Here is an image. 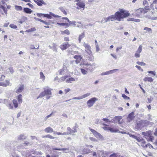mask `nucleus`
I'll return each instance as SVG.
<instances>
[{
  "label": "nucleus",
  "instance_id": "nucleus-26",
  "mask_svg": "<svg viewBox=\"0 0 157 157\" xmlns=\"http://www.w3.org/2000/svg\"><path fill=\"white\" fill-rule=\"evenodd\" d=\"M27 18L25 16H22L21 19L19 20L18 21V22L20 23V24H22L25 21L27 20Z\"/></svg>",
  "mask_w": 157,
  "mask_h": 157
},
{
  "label": "nucleus",
  "instance_id": "nucleus-18",
  "mask_svg": "<svg viewBox=\"0 0 157 157\" xmlns=\"http://www.w3.org/2000/svg\"><path fill=\"white\" fill-rule=\"evenodd\" d=\"M34 151L27 150L26 151L25 155L26 157H35L32 155L33 154H34Z\"/></svg>",
  "mask_w": 157,
  "mask_h": 157
},
{
  "label": "nucleus",
  "instance_id": "nucleus-14",
  "mask_svg": "<svg viewBox=\"0 0 157 157\" xmlns=\"http://www.w3.org/2000/svg\"><path fill=\"white\" fill-rule=\"evenodd\" d=\"M70 46L71 45L68 44V42L63 43L60 46V48L61 50H63L70 47Z\"/></svg>",
  "mask_w": 157,
  "mask_h": 157
},
{
  "label": "nucleus",
  "instance_id": "nucleus-4",
  "mask_svg": "<svg viewBox=\"0 0 157 157\" xmlns=\"http://www.w3.org/2000/svg\"><path fill=\"white\" fill-rule=\"evenodd\" d=\"M142 134L148 141H152L154 140V137L152 136V132L151 131H148L146 132H142Z\"/></svg>",
  "mask_w": 157,
  "mask_h": 157
},
{
  "label": "nucleus",
  "instance_id": "nucleus-59",
  "mask_svg": "<svg viewBox=\"0 0 157 157\" xmlns=\"http://www.w3.org/2000/svg\"><path fill=\"white\" fill-rule=\"evenodd\" d=\"M39 48V45H38V47L36 48L33 45H31L30 47V48L31 49H38Z\"/></svg>",
  "mask_w": 157,
  "mask_h": 157
},
{
  "label": "nucleus",
  "instance_id": "nucleus-6",
  "mask_svg": "<svg viewBox=\"0 0 157 157\" xmlns=\"http://www.w3.org/2000/svg\"><path fill=\"white\" fill-rule=\"evenodd\" d=\"M98 100V99L95 97L89 99L87 102V104L89 108L92 106L96 101Z\"/></svg>",
  "mask_w": 157,
  "mask_h": 157
},
{
  "label": "nucleus",
  "instance_id": "nucleus-43",
  "mask_svg": "<svg viewBox=\"0 0 157 157\" xmlns=\"http://www.w3.org/2000/svg\"><path fill=\"white\" fill-rule=\"evenodd\" d=\"M53 149L54 150H57L59 151H67L69 150L68 148H53Z\"/></svg>",
  "mask_w": 157,
  "mask_h": 157
},
{
  "label": "nucleus",
  "instance_id": "nucleus-53",
  "mask_svg": "<svg viewBox=\"0 0 157 157\" xmlns=\"http://www.w3.org/2000/svg\"><path fill=\"white\" fill-rule=\"evenodd\" d=\"M144 30H146L147 32H151V33H152V29L150 28L145 27L144 28Z\"/></svg>",
  "mask_w": 157,
  "mask_h": 157
},
{
  "label": "nucleus",
  "instance_id": "nucleus-37",
  "mask_svg": "<svg viewBox=\"0 0 157 157\" xmlns=\"http://www.w3.org/2000/svg\"><path fill=\"white\" fill-rule=\"evenodd\" d=\"M85 36V34L84 33H81V34H80L79 35V37H78V41L80 43L81 42V40Z\"/></svg>",
  "mask_w": 157,
  "mask_h": 157
},
{
  "label": "nucleus",
  "instance_id": "nucleus-52",
  "mask_svg": "<svg viewBox=\"0 0 157 157\" xmlns=\"http://www.w3.org/2000/svg\"><path fill=\"white\" fill-rule=\"evenodd\" d=\"M122 97L125 100H129L130 98L129 97L126 96L124 94H122Z\"/></svg>",
  "mask_w": 157,
  "mask_h": 157
},
{
  "label": "nucleus",
  "instance_id": "nucleus-20",
  "mask_svg": "<svg viewBox=\"0 0 157 157\" xmlns=\"http://www.w3.org/2000/svg\"><path fill=\"white\" fill-rule=\"evenodd\" d=\"M98 154L99 156L105 157L108 155V152L107 151H98Z\"/></svg>",
  "mask_w": 157,
  "mask_h": 157
},
{
  "label": "nucleus",
  "instance_id": "nucleus-23",
  "mask_svg": "<svg viewBox=\"0 0 157 157\" xmlns=\"http://www.w3.org/2000/svg\"><path fill=\"white\" fill-rule=\"evenodd\" d=\"M144 127V126L143 124L142 123L141 121L138 123L136 126V128H137L138 129H141Z\"/></svg>",
  "mask_w": 157,
  "mask_h": 157
},
{
  "label": "nucleus",
  "instance_id": "nucleus-28",
  "mask_svg": "<svg viewBox=\"0 0 157 157\" xmlns=\"http://www.w3.org/2000/svg\"><path fill=\"white\" fill-rule=\"evenodd\" d=\"M75 81V79L73 77H69L67 78L66 82L67 83H71Z\"/></svg>",
  "mask_w": 157,
  "mask_h": 157
},
{
  "label": "nucleus",
  "instance_id": "nucleus-56",
  "mask_svg": "<svg viewBox=\"0 0 157 157\" xmlns=\"http://www.w3.org/2000/svg\"><path fill=\"white\" fill-rule=\"evenodd\" d=\"M147 72L149 74H152L154 76H155L156 75V72L155 71H147Z\"/></svg>",
  "mask_w": 157,
  "mask_h": 157
},
{
  "label": "nucleus",
  "instance_id": "nucleus-42",
  "mask_svg": "<svg viewBox=\"0 0 157 157\" xmlns=\"http://www.w3.org/2000/svg\"><path fill=\"white\" fill-rule=\"evenodd\" d=\"M13 103L15 108H17L18 106V103L17 100L14 99L13 101Z\"/></svg>",
  "mask_w": 157,
  "mask_h": 157
},
{
  "label": "nucleus",
  "instance_id": "nucleus-64",
  "mask_svg": "<svg viewBox=\"0 0 157 157\" xmlns=\"http://www.w3.org/2000/svg\"><path fill=\"white\" fill-rule=\"evenodd\" d=\"M63 33L66 34L68 35H69L70 34V32L68 30L66 29L63 32Z\"/></svg>",
  "mask_w": 157,
  "mask_h": 157
},
{
  "label": "nucleus",
  "instance_id": "nucleus-30",
  "mask_svg": "<svg viewBox=\"0 0 157 157\" xmlns=\"http://www.w3.org/2000/svg\"><path fill=\"white\" fill-rule=\"evenodd\" d=\"M109 131L112 132H117L119 131V130L116 127H114L113 128L110 127Z\"/></svg>",
  "mask_w": 157,
  "mask_h": 157
},
{
  "label": "nucleus",
  "instance_id": "nucleus-15",
  "mask_svg": "<svg viewBox=\"0 0 157 157\" xmlns=\"http://www.w3.org/2000/svg\"><path fill=\"white\" fill-rule=\"evenodd\" d=\"M67 67L64 66L62 69L59 70L58 71L59 74L60 75H63L65 73H67Z\"/></svg>",
  "mask_w": 157,
  "mask_h": 157
},
{
  "label": "nucleus",
  "instance_id": "nucleus-61",
  "mask_svg": "<svg viewBox=\"0 0 157 157\" xmlns=\"http://www.w3.org/2000/svg\"><path fill=\"white\" fill-rule=\"evenodd\" d=\"M131 21H135L136 22H139L140 21V20L139 19H136L134 18H131V20H130Z\"/></svg>",
  "mask_w": 157,
  "mask_h": 157
},
{
  "label": "nucleus",
  "instance_id": "nucleus-17",
  "mask_svg": "<svg viewBox=\"0 0 157 157\" xmlns=\"http://www.w3.org/2000/svg\"><path fill=\"white\" fill-rule=\"evenodd\" d=\"M24 89V85L22 84L20 85L17 87L16 92L17 93H20Z\"/></svg>",
  "mask_w": 157,
  "mask_h": 157
},
{
  "label": "nucleus",
  "instance_id": "nucleus-12",
  "mask_svg": "<svg viewBox=\"0 0 157 157\" xmlns=\"http://www.w3.org/2000/svg\"><path fill=\"white\" fill-rule=\"evenodd\" d=\"M59 17L60 16L57 15H55L54 13L52 12H50L49 14H44V17H47L48 19H52V17Z\"/></svg>",
  "mask_w": 157,
  "mask_h": 157
},
{
  "label": "nucleus",
  "instance_id": "nucleus-38",
  "mask_svg": "<svg viewBox=\"0 0 157 157\" xmlns=\"http://www.w3.org/2000/svg\"><path fill=\"white\" fill-rule=\"evenodd\" d=\"M40 78L42 79L43 81H44L45 79V77L43 73L42 72H40Z\"/></svg>",
  "mask_w": 157,
  "mask_h": 157
},
{
  "label": "nucleus",
  "instance_id": "nucleus-25",
  "mask_svg": "<svg viewBox=\"0 0 157 157\" xmlns=\"http://www.w3.org/2000/svg\"><path fill=\"white\" fill-rule=\"evenodd\" d=\"M67 132H65L67 134L66 135L72 134L73 135L72 133H74L73 132V130L72 129H71L70 127H68L67 128Z\"/></svg>",
  "mask_w": 157,
  "mask_h": 157
},
{
  "label": "nucleus",
  "instance_id": "nucleus-31",
  "mask_svg": "<svg viewBox=\"0 0 157 157\" xmlns=\"http://www.w3.org/2000/svg\"><path fill=\"white\" fill-rule=\"evenodd\" d=\"M17 98L18 100V103L21 104L22 102V95L21 94H19L17 97Z\"/></svg>",
  "mask_w": 157,
  "mask_h": 157
},
{
  "label": "nucleus",
  "instance_id": "nucleus-48",
  "mask_svg": "<svg viewBox=\"0 0 157 157\" xmlns=\"http://www.w3.org/2000/svg\"><path fill=\"white\" fill-rule=\"evenodd\" d=\"M57 24L59 25L62 26H66L67 27V26L68 25V24L66 23H57Z\"/></svg>",
  "mask_w": 157,
  "mask_h": 157
},
{
  "label": "nucleus",
  "instance_id": "nucleus-54",
  "mask_svg": "<svg viewBox=\"0 0 157 157\" xmlns=\"http://www.w3.org/2000/svg\"><path fill=\"white\" fill-rule=\"evenodd\" d=\"M142 146L143 147H144V145ZM144 147H149V148H154L153 146L149 144L146 145Z\"/></svg>",
  "mask_w": 157,
  "mask_h": 157
},
{
  "label": "nucleus",
  "instance_id": "nucleus-50",
  "mask_svg": "<svg viewBox=\"0 0 157 157\" xmlns=\"http://www.w3.org/2000/svg\"><path fill=\"white\" fill-rule=\"evenodd\" d=\"M68 52L72 55H74V54H76L78 53V52L77 51H70V50H68Z\"/></svg>",
  "mask_w": 157,
  "mask_h": 157
},
{
  "label": "nucleus",
  "instance_id": "nucleus-49",
  "mask_svg": "<svg viewBox=\"0 0 157 157\" xmlns=\"http://www.w3.org/2000/svg\"><path fill=\"white\" fill-rule=\"evenodd\" d=\"M142 46L141 45H140L137 50L136 51V52L140 53L142 51Z\"/></svg>",
  "mask_w": 157,
  "mask_h": 157
},
{
  "label": "nucleus",
  "instance_id": "nucleus-7",
  "mask_svg": "<svg viewBox=\"0 0 157 157\" xmlns=\"http://www.w3.org/2000/svg\"><path fill=\"white\" fill-rule=\"evenodd\" d=\"M135 118V113L132 112L129 113L127 118L126 121L127 123H129L133 121Z\"/></svg>",
  "mask_w": 157,
  "mask_h": 157
},
{
  "label": "nucleus",
  "instance_id": "nucleus-57",
  "mask_svg": "<svg viewBox=\"0 0 157 157\" xmlns=\"http://www.w3.org/2000/svg\"><path fill=\"white\" fill-rule=\"evenodd\" d=\"M10 27L13 29H16L17 28V27L15 25L13 24H11L10 25Z\"/></svg>",
  "mask_w": 157,
  "mask_h": 157
},
{
  "label": "nucleus",
  "instance_id": "nucleus-22",
  "mask_svg": "<svg viewBox=\"0 0 157 157\" xmlns=\"http://www.w3.org/2000/svg\"><path fill=\"white\" fill-rule=\"evenodd\" d=\"M52 46L49 45V47L52 49L54 51H55L56 52H57V45L56 44L53 43L52 44Z\"/></svg>",
  "mask_w": 157,
  "mask_h": 157
},
{
  "label": "nucleus",
  "instance_id": "nucleus-35",
  "mask_svg": "<svg viewBox=\"0 0 157 157\" xmlns=\"http://www.w3.org/2000/svg\"><path fill=\"white\" fill-rule=\"evenodd\" d=\"M80 70L81 72L83 75H85L88 72V71H87V70L85 69L83 67L82 68H81Z\"/></svg>",
  "mask_w": 157,
  "mask_h": 157
},
{
  "label": "nucleus",
  "instance_id": "nucleus-47",
  "mask_svg": "<svg viewBox=\"0 0 157 157\" xmlns=\"http://www.w3.org/2000/svg\"><path fill=\"white\" fill-rule=\"evenodd\" d=\"M90 95V93H88L86 94H84L82 95L81 96L82 99L86 98L89 96Z\"/></svg>",
  "mask_w": 157,
  "mask_h": 157
},
{
  "label": "nucleus",
  "instance_id": "nucleus-55",
  "mask_svg": "<svg viewBox=\"0 0 157 157\" xmlns=\"http://www.w3.org/2000/svg\"><path fill=\"white\" fill-rule=\"evenodd\" d=\"M4 84L6 85V86H7L10 85H11L9 81L8 80H5V82H4Z\"/></svg>",
  "mask_w": 157,
  "mask_h": 157
},
{
  "label": "nucleus",
  "instance_id": "nucleus-32",
  "mask_svg": "<svg viewBox=\"0 0 157 157\" xmlns=\"http://www.w3.org/2000/svg\"><path fill=\"white\" fill-rule=\"evenodd\" d=\"M155 6V9L157 10V0H155L153 2L152 4L150 5V7H153Z\"/></svg>",
  "mask_w": 157,
  "mask_h": 157
},
{
  "label": "nucleus",
  "instance_id": "nucleus-34",
  "mask_svg": "<svg viewBox=\"0 0 157 157\" xmlns=\"http://www.w3.org/2000/svg\"><path fill=\"white\" fill-rule=\"evenodd\" d=\"M142 123L143 124L144 126H147L149 124V121L147 120H141Z\"/></svg>",
  "mask_w": 157,
  "mask_h": 157
},
{
  "label": "nucleus",
  "instance_id": "nucleus-58",
  "mask_svg": "<svg viewBox=\"0 0 157 157\" xmlns=\"http://www.w3.org/2000/svg\"><path fill=\"white\" fill-rule=\"evenodd\" d=\"M36 29L35 28H31L30 29H29L28 30H27L26 31L28 32H33L34 31L36 30Z\"/></svg>",
  "mask_w": 157,
  "mask_h": 157
},
{
  "label": "nucleus",
  "instance_id": "nucleus-19",
  "mask_svg": "<svg viewBox=\"0 0 157 157\" xmlns=\"http://www.w3.org/2000/svg\"><path fill=\"white\" fill-rule=\"evenodd\" d=\"M34 2L39 6L46 4V3L43 0H34Z\"/></svg>",
  "mask_w": 157,
  "mask_h": 157
},
{
  "label": "nucleus",
  "instance_id": "nucleus-5",
  "mask_svg": "<svg viewBox=\"0 0 157 157\" xmlns=\"http://www.w3.org/2000/svg\"><path fill=\"white\" fill-rule=\"evenodd\" d=\"M89 129L95 136L98 139L102 140H104L103 136L100 133L98 132L95 130L93 129L89 128Z\"/></svg>",
  "mask_w": 157,
  "mask_h": 157
},
{
  "label": "nucleus",
  "instance_id": "nucleus-45",
  "mask_svg": "<svg viewBox=\"0 0 157 157\" xmlns=\"http://www.w3.org/2000/svg\"><path fill=\"white\" fill-rule=\"evenodd\" d=\"M60 10L64 14L66 15L67 14L66 12L65 11L64 8L63 7H60L59 8Z\"/></svg>",
  "mask_w": 157,
  "mask_h": 157
},
{
  "label": "nucleus",
  "instance_id": "nucleus-27",
  "mask_svg": "<svg viewBox=\"0 0 157 157\" xmlns=\"http://www.w3.org/2000/svg\"><path fill=\"white\" fill-rule=\"evenodd\" d=\"M144 81L145 82L148 81L151 82L153 81V79L151 77H146L144 78Z\"/></svg>",
  "mask_w": 157,
  "mask_h": 157
},
{
  "label": "nucleus",
  "instance_id": "nucleus-21",
  "mask_svg": "<svg viewBox=\"0 0 157 157\" xmlns=\"http://www.w3.org/2000/svg\"><path fill=\"white\" fill-rule=\"evenodd\" d=\"M74 57L76 59L75 62L77 64L79 63L82 59V57L80 55H75Z\"/></svg>",
  "mask_w": 157,
  "mask_h": 157
},
{
  "label": "nucleus",
  "instance_id": "nucleus-46",
  "mask_svg": "<svg viewBox=\"0 0 157 157\" xmlns=\"http://www.w3.org/2000/svg\"><path fill=\"white\" fill-rule=\"evenodd\" d=\"M78 128V125L77 124H75V126H74L73 128V132L76 133L77 132Z\"/></svg>",
  "mask_w": 157,
  "mask_h": 157
},
{
  "label": "nucleus",
  "instance_id": "nucleus-1",
  "mask_svg": "<svg viewBox=\"0 0 157 157\" xmlns=\"http://www.w3.org/2000/svg\"><path fill=\"white\" fill-rule=\"evenodd\" d=\"M129 13L127 12L124 9H120L119 11L116 12L115 14L109 16L104 19L105 22L110 21H113L116 20L119 21H122L123 19L128 17Z\"/></svg>",
  "mask_w": 157,
  "mask_h": 157
},
{
  "label": "nucleus",
  "instance_id": "nucleus-33",
  "mask_svg": "<svg viewBox=\"0 0 157 157\" xmlns=\"http://www.w3.org/2000/svg\"><path fill=\"white\" fill-rule=\"evenodd\" d=\"M26 137L24 135L21 134L19 135L17 138V139L19 140H23L25 139Z\"/></svg>",
  "mask_w": 157,
  "mask_h": 157
},
{
  "label": "nucleus",
  "instance_id": "nucleus-9",
  "mask_svg": "<svg viewBox=\"0 0 157 157\" xmlns=\"http://www.w3.org/2000/svg\"><path fill=\"white\" fill-rule=\"evenodd\" d=\"M64 20H67L68 22H69V24H68V25L67 26V27L71 25H76V21H70L68 19L67 17H63L60 19V21L62 22H66V21H64Z\"/></svg>",
  "mask_w": 157,
  "mask_h": 157
},
{
  "label": "nucleus",
  "instance_id": "nucleus-63",
  "mask_svg": "<svg viewBox=\"0 0 157 157\" xmlns=\"http://www.w3.org/2000/svg\"><path fill=\"white\" fill-rule=\"evenodd\" d=\"M104 121H105L106 123L107 122H112V120L110 121L109 119L106 118H104L103 119Z\"/></svg>",
  "mask_w": 157,
  "mask_h": 157
},
{
  "label": "nucleus",
  "instance_id": "nucleus-10",
  "mask_svg": "<svg viewBox=\"0 0 157 157\" xmlns=\"http://www.w3.org/2000/svg\"><path fill=\"white\" fill-rule=\"evenodd\" d=\"M83 67L87 70L88 71H91L93 70L92 65L88 63H84L83 64Z\"/></svg>",
  "mask_w": 157,
  "mask_h": 157
},
{
  "label": "nucleus",
  "instance_id": "nucleus-8",
  "mask_svg": "<svg viewBox=\"0 0 157 157\" xmlns=\"http://www.w3.org/2000/svg\"><path fill=\"white\" fill-rule=\"evenodd\" d=\"M122 118V116H117L115 117L112 120V122L114 123H118L119 124H121L122 123L123 120L121 121V120Z\"/></svg>",
  "mask_w": 157,
  "mask_h": 157
},
{
  "label": "nucleus",
  "instance_id": "nucleus-24",
  "mask_svg": "<svg viewBox=\"0 0 157 157\" xmlns=\"http://www.w3.org/2000/svg\"><path fill=\"white\" fill-rule=\"evenodd\" d=\"M44 131L47 133H52L53 132V130L50 127H48L44 129Z\"/></svg>",
  "mask_w": 157,
  "mask_h": 157
},
{
  "label": "nucleus",
  "instance_id": "nucleus-3",
  "mask_svg": "<svg viewBox=\"0 0 157 157\" xmlns=\"http://www.w3.org/2000/svg\"><path fill=\"white\" fill-rule=\"evenodd\" d=\"M44 91L41 92L37 98V99L41 98L45 95H51L52 93L51 90L52 89L50 88L48 86H47L43 88Z\"/></svg>",
  "mask_w": 157,
  "mask_h": 157
},
{
  "label": "nucleus",
  "instance_id": "nucleus-41",
  "mask_svg": "<svg viewBox=\"0 0 157 157\" xmlns=\"http://www.w3.org/2000/svg\"><path fill=\"white\" fill-rule=\"evenodd\" d=\"M68 76L67 75L65 76H63L60 78L59 80L58 81L59 82H61L64 81L65 80L67 79V77H68Z\"/></svg>",
  "mask_w": 157,
  "mask_h": 157
},
{
  "label": "nucleus",
  "instance_id": "nucleus-60",
  "mask_svg": "<svg viewBox=\"0 0 157 157\" xmlns=\"http://www.w3.org/2000/svg\"><path fill=\"white\" fill-rule=\"evenodd\" d=\"M89 139L91 141L93 142H96L97 141V140L96 139L93 137H90L89 138Z\"/></svg>",
  "mask_w": 157,
  "mask_h": 157
},
{
  "label": "nucleus",
  "instance_id": "nucleus-2",
  "mask_svg": "<svg viewBox=\"0 0 157 157\" xmlns=\"http://www.w3.org/2000/svg\"><path fill=\"white\" fill-rule=\"evenodd\" d=\"M83 46L85 48V51L87 54V57L89 58L90 60L93 61L94 58L92 55L91 50V48L90 45L88 43L84 42L83 43Z\"/></svg>",
  "mask_w": 157,
  "mask_h": 157
},
{
  "label": "nucleus",
  "instance_id": "nucleus-11",
  "mask_svg": "<svg viewBox=\"0 0 157 157\" xmlns=\"http://www.w3.org/2000/svg\"><path fill=\"white\" fill-rule=\"evenodd\" d=\"M76 1L78 2L76 3V5L78 6L77 7V9H79L80 8H82L83 10H84L85 6V3L79 0H76Z\"/></svg>",
  "mask_w": 157,
  "mask_h": 157
},
{
  "label": "nucleus",
  "instance_id": "nucleus-36",
  "mask_svg": "<svg viewBox=\"0 0 157 157\" xmlns=\"http://www.w3.org/2000/svg\"><path fill=\"white\" fill-rule=\"evenodd\" d=\"M34 19L37 21H40L41 22H42V23H43L44 24L46 25H48L49 24V23L47 22L46 21H45L39 18H38L36 17H34Z\"/></svg>",
  "mask_w": 157,
  "mask_h": 157
},
{
  "label": "nucleus",
  "instance_id": "nucleus-44",
  "mask_svg": "<svg viewBox=\"0 0 157 157\" xmlns=\"http://www.w3.org/2000/svg\"><path fill=\"white\" fill-rule=\"evenodd\" d=\"M15 9L17 10L21 11L22 10V7L21 6H17L16 5L15 6Z\"/></svg>",
  "mask_w": 157,
  "mask_h": 157
},
{
  "label": "nucleus",
  "instance_id": "nucleus-40",
  "mask_svg": "<svg viewBox=\"0 0 157 157\" xmlns=\"http://www.w3.org/2000/svg\"><path fill=\"white\" fill-rule=\"evenodd\" d=\"M90 150L88 149L84 148L82 151V154H86L90 152Z\"/></svg>",
  "mask_w": 157,
  "mask_h": 157
},
{
  "label": "nucleus",
  "instance_id": "nucleus-13",
  "mask_svg": "<svg viewBox=\"0 0 157 157\" xmlns=\"http://www.w3.org/2000/svg\"><path fill=\"white\" fill-rule=\"evenodd\" d=\"M118 70V69H115L111 70L110 71H106L104 72H102V73H101V75H109L111 74H112L116 72Z\"/></svg>",
  "mask_w": 157,
  "mask_h": 157
},
{
  "label": "nucleus",
  "instance_id": "nucleus-51",
  "mask_svg": "<svg viewBox=\"0 0 157 157\" xmlns=\"http://www.w3.org/2000/svg\"><path fill=\"white\" fill-rule=\"evenodd\" d=\"M136 63L138 65L142 66H144L145 65V63L143 62H141L140 61H138L136 62Z\"/></svg>",
  "mask_w": 157,
  "mask_h": 157
},
{
  "label": "nucleus",
  "instance_id": "nucleus-62",
  "mask_svg": "<svg viewBox=\"0 0 157 157\" xmlns=\"http://www.w3.org/2000/svg\"><path fill=\"white\" fill-rule=\"evenodd\" d=\"M134 56L136 58H139L140 56V53L136 52Z\"/></svg>",
  "mask_w": 157,
  "mask_h": 157
},
{
  "label": "nucleus",
  "instance_id": "nucleus-39",
  "mask_svg": "<svg viewBox=\"0 0 157 157\" xmlns=\"http://www.w3.org/2000/svg\"><path fill=\"white\" fill-rule=\"evenodd\" d=\"M138 142H141L142 143H145V141L144 140L143 138L139 137H136V139Z\"/></svg>",
  "mask_w": 157,
  "mask_h": 157
},
{
  "label": "nucleus",
  "instance_id": "nucleus-29",
  "mask_svg": "<svg viewBox=\"0 0 157 157\" xmlns=\"http://www.w3.org/2000/svg\"><path fill=\"white\" fill-rule=\"evenodd\" d=\"M23 11L24 12L29 14L31 13L33 11L30 9L28 8H25L23 9Z\"/></svg>",
  "mask_w": 157,
  "mask_h": 157
},
{
  "label": "nucleus",
  "instance_id": "nucleus-16",
  "mask_svg": "<svg viewBox=\"0 0 157 157\" xmlns=\"http://www.w3.org/2000/svg\"><path fill=\"white\" fill-rule=\"evenodd\" d=\"M143 10V8H140L136 10L135 15L137 16L140 17L142 13V11Z\"/></svg>",
  "mask_w": 157,
  "mask_h": 157
}]
</instances>
